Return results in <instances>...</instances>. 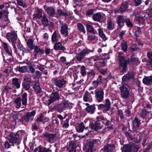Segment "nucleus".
I'll return each mask as SVG.
<instances>
[{
    "label": "nucleus",
    "mask_w": 152,
    "mask_h": 152,
    "mask_svg": "<svg viewBox=\"0 0 152 152\" xmlns=\"http://www.w3.org/2000/svg\"><path fill=\"white\" fill-rule=\"evenodd\" d=\"M122 152H131L132 149L131 145H125L121 148Z\"/></svg>",
    "instance_id": "obj_33"
},
{
    "label": "nucleus",
    "mask_w": 152,
    "mask_h": 152,
    "mask_svg": "<svg viewBox=\"0 0 152 152\" xmlns=\"http://www.w3.org/2000/svg\"><path fill=\"white\" fill-rule=\"evenodd\" d=\"M121 91V95L123 98L128 99L130 95V88L128 85H122L120 88Z\"/></svg>",
    "instance_id": "obj_5"
},
{
    "label": "nucleus",
    "mask_w": 152,
    "mask_h": 152,
    "mask_svg": "<svg viewBox=\"0 0 152 152\" xmlns=\"http://www.w3.org/2000/svg\"><path fill=\"white\" fill-rule=\"evenodd\" d=\"M42 10L41 9H38L37 12L34 14L33 19H40L42 17Z\"/></svg>",
    "instance_id": "obj_31"
},
{
    "label": "nucleus",
    "mask_w": 152,
    "mask_h": 152,
    "mask_svg": "<svg viewBox=\"0 0 152 152\" xmlns=\"http://www.w3.org/2000/svg\"><path fill=\"white\" fill-rule=\"evenodd\" d=\"M135 73L132 71H129L127 73L124 75L122 78V85H127V83L130 79H133Z\"/></svg>",
    "instance_id": "obj_6"
},
{
    "label": "nucleus",
    "mask_w": 152,
    "mask_h": 152,
    "mask_svg": "<svg viewBox=\"0 0 152 152\" xmlns=\"http://www.w3.org/2000/svg\"><path fill=\"white\" fill-rule=\"evenodd\" d=\"M83 100L85 102H91L92 101L91 96L87 91L85 92L83 97Z\"/></svg>",
    "instance_id": "obj_19"
},
{
    "label": "nucleus",
    "mask_w": 152,
    "mask_h": 152,
    "mask_svg": "<svg viewBox=\"0 0 152 152\" xmlns=\"http://www.w3.org/2000/svg\"><path fill=\"white\" fill-rule=\"evenodd\" d=\"M21 131H19L16 133L11 132L8 137V140L12 145L14 146V145H18L21 142Z\"/></svg>",
    "instance_id": "obj_1"
},
{
    "label": "nucleus",
    "mask_w": 152,
    "mask_h": 152,
    "mask_svg": "<svg viewBox=\"0 0 152 152\" xmlns=\"http://www.w3.org/2000/svg\"><path fill=\"white\" fill-rule=\"evenodd\" d=\"M95 96L97 101L99 102H102L104 99V93L102 90H99L95 93Z\"/></svg>",
    "instance_id": "obj_14"
},
{
    "label": "nucleus",
    "mask_w": 152,
    "mask_h": 152,
    "mask_svg": "<svg viewBox=\"0 0 152 152\" xmlns=\"http://www.w3.org/2000/svg\"><path fill=\"white\" fill-rule=\"evenodd\" d=\"M39 152H49L50 151L49 148H46L40 146L39 147Z\"/></svg>",
    "instance_id": "obj_49"
},
{
    "label": "nucleus",
    "mask_w": 152,
    "mask_h": 152,
    "mask_svg": "<svg viewBox=\"0 0 152 152\" xmlns=\"http://www.w3.org/2000/svg\"><path fill=\"white\" fill-rule=\"evenodd\" d=\"M85 110L87 112L93 114L95 111V107L94 105H91L88 106L86 108Z\"/></svg>",
    "instance_id": "obj_32"
},
{
    "label": "nucleus",
    "mask_w": 152,
    "mask_h": 152,
    "mask_svg": "<svg viewBox=\"0 0 152 152\" xmlns=\"http://www.w3.org/2000/svg\"><path fill=\"white\" fill-rule=\"evenodd\" d=\"M52 80L56 86L59 88H62L63 86L66 83V81L64 79L59 80L55 78H53Z\"/></svg>",
    "instance_id": "obj_12"
},
{
    "label": "nucleus",
    "mask_w": 152,
    "mask_h": 152,
    "mask_svg": "<svg viewBox=\"0 0 152 152\" xmlns=\"http://www.w3.org/2000/svg\"><path fill=\"white\" fill-rule=\"evenodd\" d=\"M88 128V127H85L83 123L82 122L79 124L76 127V130L77 132L80 133L83 132L84 129L86 130Z\"/></svg>",
    "instance_id": "obj_20"
},
{
    "label": "nucleus",
    "mask_w": 152,
    "mask_h": 152,
    "mask_svg": "<svg viewBox=\"0 0 152 152\" xmlns=\"http://www.w3.org/2000/svg\"><path fill=\"white\" fill-rule=\"evenodd\" d=\"M9 12L7 10V12H5L4 14V20L5 21H7L8 20V15Z\"/></svg>",
    "instance_id": "obj_56"
},
{
    "label": "nucleus",
    "mask_w": 152,
    "mask_h": 152,
    "mask_svg": "<svg viewBox=\"0 0 152 152\" xmlns=\"http://www.w3.org/2000/svg\"><path fill=\"white\" fill-rule=\"evenodd\" d=\"M69 119L67 118L64 121V123L63 124L62 126L64 129H66L69 126Z\"/></svg>",
    "instance_id": "obj_50"
},
{
    "label": "nucleus",
    "mask_w": 152,
    "mask_h": 152,
    "mask_svg": "<svg viewBox=\"0 0 152 152\" xmlns=\"http://www.w3.org/2000/svg\"><path fill=\"white\" fill-rule=\"evenodd\" d=\"M132 123L134 127L135 126L137 128L139 127L140 124V121L136 117H135L134 120H132Z\"/></svg>",
    "instance_id": "obj_38"
},
{
    "label": "nucleus",
    "mask_w": 152,
    "mask_h": 152,
    "mask_svg": "<svg viewBox=\"0 0 152 152\" xmlns=\"http://www.w3.org/2000/svg\"><path fill=\"white\" fill-rule=\"evenodd\" d=\"M124 54L120 52L118 53V58L119 61V68L122 70L123 73L126 72L127 70V64L129 63V60L124 56Z\"/></svg>",
    "instance_id": "obj_2"
},
{
    "label": "nucleus",
    "mask_w": 152,
    "mask_h": 152,
    "mask_svg": "<svg viewBox=\"0 0 152 152\" xmlns=\"http://www.w3.org/2000/svg\"><path fill=\"white\" fill-rule=\"evenodd\" d=\"M87 30L88 32H89L93 34H95V32L93 27L90 25H87Z\"/></svg>",
    "instance_id": "obj_41"
},
{
    "label": "nucleus",
    "mask_w": 152,
    "mask_h": 152,
    "mask_svg": "<svg viewBox=\"0 0 152 152\" xmlns=\"http://www.w3.org/2000/svg\"><path fill=\"white\" fill-rule=\"evenodd\" d=\"M118 114L120 118L122 119L124 118V115L123 114L122 111L121 110H118Z\"/></svg>",
    "instance_id": "obj_60"
},
{
    "label": "nucleus",
    "mask_w": 152,
    "mask_h": 152,
    "mask_svg": "<svg viewBox=\"0 0 152 152\" xmlns=\"http://www.w3.org/2000/svg\"><path fill=\"white\" fill-rule=\"evenodd\" d=\"M4 146L5 148L8 149L10 148L11 145L9 141L8 142L7 141H6L4 143Z\"/></svg>",
    "instance_id": "obj_54"
},
{
    "label": "nucleus",
    "mask_w": 152,
    "mask_h": 152,
    "mask_svg": "<svg viewBox=\"0 0 152 152\" xmlns=\"http://www.w3.org/2000/svg\"><path fill=\"white\" fill-rule=\"evenodd\" d=\"M23 82H26L27 83H31V77H26L24 80Z\"/></svg>",
    "instance_id": "obj_61"
},
{
    "label": "nucleus",
    "mask_w": 152,
    "mask_h": 152,
    "mask_svg": "<svg viewBox=\"0 0 152 152\" xmlns=\"http://www.w3.org/2000/svg\"><path fill=\"white\" fill-rule=\"evenodd\" d=\"M147 56L149 60H152V52L151 51L148 52Z\"/></svg>",
    "instance_id": "obj_64"
},
{
    "label": "nucleus",
    "mask_w": 152,
    "mask_h": 152,
    "mask_svg": "<svg viewBox=\"0 0 152 152\" xmlns=\"http://www.w3.org/2000/svg\"><path fill=\"white\" fill-rule=\"evenodd\" d=\"M53 108L59 113L63 112L65 109L61 103L54 106L53 107Z\"/></svg>",
    "instance_id": "obj_24"
},
{
    "label": "nucleus",
    "mask_w": 152,
    "mask_h": 152,
    "mask_svg": "<svg viewBox=\"0 0 152 152\" xmlns=\"http://www.w3.org/2000/svg\"><path fill=\"white\" fill-rule=\"evenodd\" d=\"M98 31L99 35L102 38V40L104 41L107 40V38L104 33L103 30L101 28H99Z\"/></svg>",
    "instance_id": "obj_34"
},
{
    "label": "nucleus",
    "mask_w": 152,
    "mask_h": 152,
    "mask_svg": "<svg viewBox=\"0 0 152 152\" xmlns=\"http://www.w3.org/2000/svg\"><path fill=\"white\" fill-rule=\"evenodd\" d=\"M57 14L60 16H69V15L67 13L63 12L61 9H59L57 10Z\"/></svg>",
    "instance_id": "obj_43"
},
{
    "label": "nucleus",
    "mask_w": 152,
    "mask_h": 152,
    "mask_svg": "<svg viewBox=\"0 0 152 152\" xmlns=\"http://www.w3.org/2000/svg\"><path fill=\"white\" fill-rule=\"evenodd\" d=\"M54 49L55 50H61L63 51L66 50V48L62 45L61 42L56 43L54 45Z\"/></svg>",
    "instance_id": "obj_23"
},
{
    "label": "nucleus",
    "mask_w": 152,
    "mask_h": 152,
    "mask_svg": "<svg viewBox=\"0 0 152 152\" xmlns=\"http://www.w3.org/2000/svg\"><path fill=\"white\" fill-rule=\"evenodd\" d=\"M126 17L118 15L116 18V20L118 25L120 27H122L124 25V22L126 21Z\"/></svg>",
    "instance_id": "obj_15"
},
{
    "label": "nucleus",
    "mask_w": 152,
    "mask_h": 152,
    "mask_svg": "<svg viewBox=\"0 0 152 152\" xmlns=\"http://www.w3.org/2000/svg\"><path fill=\"white\" fill-rule=\"evenodd\" d=\"M35 114L36 112L35 110H33L31 112H28L24 115L23 118L25 121L28 122L33 120Z\"/></svg>",
    "instance_id": "obj_11"
},
{
    "label": "nucleus",
    "mask_w": 152,
    "mask_h": 152,
    "mask_svg": "<svg viewBox=\"0 0 152 152\" xmlns=\"http://www.w3.org/2000/svg\"><path fill=\"white\" fill-rule=\"evenodd\" d=\"M102 18V15L100 13H96L93 15L92 18L95 21L99 22Z\"/></svg>",
    "instance_id": "obj_29"
},
{
    "label": "nucleus",
    "mask_w": 152,
    "mask_h": 152,
    "mask_svg": "<svg viewBox=\"0 0 152 152\" xmlns=\"http://www.w3.org/2000/svg\"><path fill=\"white\" fill-rule=\"evenodd\" d=\"M26 44L28 47V48L30 50H33L36 46L34 43V41L31 39L29 38L27 41Z\"/></svg>",
    "instance_id": "obj_22"
},
{
    "label": "nucleus",
    "mask_w": 152,
    "mask_h": 152,
    "mask_svg": "<svg viewBox=\"0 0 152 152\" xmlns=\"http://www.w3.org/2000/svg\"><path fill=\"white\" fill-rule=\"evenodd\" d=\"M24 106H26L27 105V94L25 92L22 95V97H18L15 100L14 102L15 107L17 108H20L21 106V102Z\"/></svg>",
    "instance_id": "obj_3"
},
{
    "label": "nucleus",
    "mask_w": 152,
    "mask_h": 152,
    "mask_svg": "<svg viewBox=\"0 0 152 152\" xmlns=\"http://www.w3.org/2000/svg\"><path fill=\"white\" fill-rule=\"evenodd\" d=\"M57 32L55 31L52 35L51 41L53 43L57 42L59 40V37L57 35Z\"/></svg>",
    "instance_id": "obj_26"
},
{
    "label": "nucleus",
    "mask_w": 152,
    "mask_h": 152,
    "mask_svg": "<svg viewBox=\"0 0 152 152\" xmlns=\"http://www.w3.org/2000/svg\"><path fill=\"white\" fill-rule=\"evenodd\" d=\"M115 24L111 20H109L107 21V28L108 29L112 30L114 28Z\"/></svg>",
    "instance_id": "obj_35"
},
{
    "label": "nucleus",
    "mask_w": 152,
    "mask_h": 152,
    "mask_svg": "<svg viewBox=\"0 0 152 152\" xmlns=\"http://www.w3.org/2000/svg\"><path fill=\"white\" fill-rule=\"evenodd\" d=\"M18 79L16 77L12 79L13 84L17 88H19L20 87V84L18 82Z\"/></svg>",
    "instance_id": "obj_36"
},
{
    "label": "nucleus",
    "mask_w": 152,
    "mask_h": 152,
    "mask_svg": "<svg viewBox=\"0 0 152 152\" xmlns=\"http://www.w3.org/2000/svg\"><path fill=\"white\" fill-rule=\"evenodd\" d=\"M128 3L127 2H124L122 3L120 7L118 12L122 13L125 12L128 7Z\"/></svg>",
    "instance_id": "obj_21"
},
{
    "label": "nucleus",
    "mask_w": 152,
    "mask_h": 152,
    "mask_svg": "<svg viewBox=\"0 0 152 152\" xmlns=\"http://www.w3.org/2000/svg\"><path fill=\"white\" fill-rule=\"evenodd\" d=\"M142 0H134V5L136 6L140 5L142 2Z\"/></svg>",
    "instance_id": "obj_55"
},
{
    "label": "nucleus",
    "mask_w": 152,
    "mask_h": 152,
    "mask_svg": "<svg viewBox=\"0 0 152 152\" xmlns=\"http://www.w3.org/2000/svg\"><path fill=\"white\" fill-rule=\"evenodd\" d=\"M61 103L64 109L70 108L72 104V103L66 100H63Z\"/></svg>",
    "instance_id": "obj_27"
},
{
    "label": "nucleus",
    "mask_w": 152,
    "mask_h": 152,
    "mask_svg": "<svg viewBox=\"0 0 152 152\" xmlns=\"http://www.w3.org/2000/svg\"><path fill=\"white\" fill-rule=\"evenodd\" d=\"M80 73L81 75L84 77L86 75V68L85 66L84 65H82L80 66Z\"/></svg>",
    "instance_id": "obj_44"
},
{
    "label": "nucleus",
    "mask_w": 152,
    "mask_h": 152,
    "mask_svg": "<svg viewBox=\"0 0 152 152\" xmlns=\"http://www.w3.org/2000/svg\"><path fill=\"white\" fill-rule=\"evenodd\" d=\"M77 27L79 30L83 32V33H86V31L84 29V26L80 23H78L77 25Z\"/></svg>",
    "instance_id": "obj_45"
},
{
    "label": "nucleus",
    "mask_w": 152,
    "mask_h": 152,
    "mask_svg": "<svg viewBox=\"0 0 152 152\" xmlns=\"http://www.w3.org/2000/svg\"><path fill=\"white\" fill-rule=\"evenodd\" d=\"M3 46L7 53L9 56H11L12 52L11 50L10 51L9 47L8 46L7 44L6 43L4 42L3 43Z\"/></svg>",
    "instance_id": "obj_37"
},
{
    "label": "nucleus",
    "mask_w": 152,
    "mask_h": 152,
    "mask_svg": "<svg viewBox=\"0 0 152 152\" xmlns=\"http://www.w3.org/2000/svg\"><path fill=\"white\" fill-rule=\"evenodd\" d=\"M76 147L77 145L76 144L71 142L70 143L67 149L69 150V152H75Z\"/></svg>",
    "instance_id": "obj_28"
},
{
    "label": "nucleus",
    "mask_w": 152,
    "mask_h": 152,
    "mask_svg": "<svg viewBox=\"0 0 152 152\" xmlns=\"http://www.w3.org/2000/svg\"><path fill=\"white\" fill-rule=\"evenodd\" d=\"M34 49V58H37V56L38 54L42 55L44 53L43 50L41 49L39 46L36 45Z\"/></svg>",
    "instance_id": "obj_17"
},
{
    "label": "nucleus",
    "mask_w": 152,
    "mask_h": 152,
    "mask_svg": "<svg viewBox=\"0 0 152 152\" xmlns=\"http://www.w3.org/2000/svg\"><path fill=\"white\" fill-rule=\"evenodd\" d=\"M132 151L133 152H136L137 151L138 149H139L140 147L139 145L134 144L132 145H131Z\"/></svg>",
    "instance_id": "obj_46"
},
{
    "label": "nucleus",
    "mask_w": 152,
    "mask_h": 152,
    "mask_svg": "<svg viewBox=\"0 0 152 152\" xmlns=\"http://www.w3.org/2000/svg\"><path fill=\"white\" fill-rule=\"evenodd\" d=\"M33 88L37 93H40L42 91L39 86V83L38 81L36 82L35 84L34 85Z\"/></svg>",
    "instance_id": "obj_30"
},
{
    "label": "nucleus",
    "mask_w": 152,
    "mask_h": 152,
    "mask_svg": "<svg viewBox=\"0 0 152 152\" xmlns=\"http://www.w3.org/2000/svg\"><path fill=\"white\" fill-rule=\"evenodd\" d=\"M31 83H27L26 82H23L22 84L23 88L26 91L29 90L31 87Z\"/></svg>",
    "instance_id": "obj_40"
},
{
    "label": "nucleus",
    "mask_w": 152,
    "mask_h": 152,
    "mask_svg": "<svg viewBox=\"0 0 152 152\" xmlns=\"http://www.w3.org/2000/svg\"><path fill=\"white\" fill-rule=\"evenodd\" d=\"M96 38V37L94 35H89L88 37V39L89 41L94 40Z\"/></svg>",
    "instance_id": "obj_59"
},
{
    "label": "nucleus",
    "mask_w": 152,
    "mask_h": 152,
    "mask_svg": "<svg viewBox=\"0 0 152 152\" xmlns=\"http://www.w3.org/2000/svg\"><path fill=\"white\" fill-rule=\"evenodd\" d=\"M143 82L144 84L147 85L152 84V77L148 76L144 77L143 79Z\"/></svg>",
    "instance_id": "obj_25"
},
{
    "label": "nucleus",
    "mask_w": 152,
    "mask_h": 152,
    "mask_svg": "<svg viewBox=\"0 0 152 152\" xmlns=\"http://www.w3.org/2000/svg\"><path fill=\"white\" fill-rule=\"evenodd\" d=\"M60 97L58 93L55 92L50 94L48 97V105L49 106L54 102L59 100Z\"/></svg>",
    "instance_id": "obj_7"
},
{
    "label": "nucleus",
    "mask_w": 152,
    "mask_h": 152,
    "mask_svg": "<svg viewBox=\"0 0 152 152\" xmlns=\"http://www.w3.org/2000/svg\"><path fill=\"white\" fill-rule=\"evenodd\" d=\"M101 84V81L100 80H94L93 81L92 83V85L94 88H96L98 86Z\"/></svg>",
    "instance_id": "obj_47"
},
{
    "label": "nucleus",
    "mask_w": 152,
    "mask_h": 152,
    "mask_svg": "<svg viewBox=\"0 0 152 152\" xmlns=\"http://www.w3.org/2000/svg\"><path fill=\"white\" fill-rule=\"evenodd\" d=\"M43 117L42 115H41L36 120V122L37 123L42 122L43 121Z\"/></svg>",
    "instance_id": "obj_62"
},
{
    "label": "nucleus",
    "mask_w": 152,
    "mask_h": 152,
    "mask_svg": "<svg viewBox=\"0 0 152 152\" xmlns=\"http://www.w3.org/2000/svg\"><path fill=\"white\" fill-rule=\"evenodd\" d=\"M44 8L49 16L52 17L53 16L55 13V10L53 7H48L45 5L44 6Z\"/></svg>",
    "instance_id": "obj_16"
},
{
    "label": "nucleus",
    "mask_w": 152,
    "mask_h": 152,
    "mask_svg": "<svg viewBox=\"0 0 152 152\" xmlns=\"http://www.w3.org/2000/svg\"><path fill=\"white\" fill-rule=\"evenodd\" d=\"M27 70V66H23L18 68V71L22 73L26 72Z\"/></svg>",
    "instance_id": "obj_51"
},
{
    "label": "nucleus",
    "mask_w": 152,
    "mask_h": 152,
    "mask_svg": "<svg viewBox=\"0 0 152 152\" xmlns=\"http://www.w3.org/2000/svg\"><path fill=\"white\" fill-rule=\"evenodd\" d=\"M91 51V50H88L86 49H84L81 52L76 54L75 58L78 61L80 62L84 58L86 54H88Z\"/></svg>",
    "instance_id": "obj_8"
},
{
    "label": "nucleus",
    "mask_w": 152,
    "mask_h": 152,
    "mask_svg": "<svg viewBox=\"0 0 152 152\" xmlns=\"http://www.w3.org/2000/svg\"><path fill=\"white\" fill-rule=\"evenodd\" d=\"M7 39L9 41H11L13 48H14L15 52H17V48L16 47L15 44L18 37L16 32L13 31L11 32L8 33L6 35Z\"/></svg>",
    "instance_id": "obj_4"
},
{
    "label": "nucleus",
    "mask_w": 152,
    "mask_h": 152,
    "mask_svg": "<svg viewBox=\"0 0 152 152\" xmlns=\"http://www.w3.org/2000/svg\"><path fill=\"white\" fill-rule=\"evenodd\" d=\"M141 33L140 28L139 27H137V30L135 32V34L136 36H138Z\"/></svg>",
    "instance_id": "obj_58"
},
{
    "label": "nucleus",
    "mask_w": 152,
    "mask_h": 152,
    "mask_svg": "<svg viewBox=\"0 0 152 152\" xmlns=\"http://www.w3.org/2000/svg\"><path fill=\"white\" fill-rule=\"evenodd\" d=\"M95 140H91L88 141L86 146L83 148L85 152H92L94 149V144L96 142Z\"/></svg>",
    "instance_id": "obj_10"
},
{
    "label": "nucleus",
    "mask_w": 152,
    "mask_h": 152,
    "mask_svg": "<svg viewBox=\"0 0 152 152\" xmlns=\"http://www.w3.org/2000/svg\"><path fill=\"white\" fill-rule=\"evenodd\" d=\"M147 113L148 112L145 110H143L140 113V116L142 118H144Z\"/></svg>",
    "instance_id": "obj_53"
},
{
    "label": "nucleus",
    "mask_w": 152,
    "mask_h": 152,
    "mask_svg": "<svg viewBox=\"0 0 152 152\" xmlns=\"http://www.w3.org/2000/svg\"><path fill=\"white\" fill-rule=\"evenodd\" d=\"M125 22L128 27H131L133 26V24L129 18L126 17Z\"/></svg>",
    "instance_id": "obj_48"
},
{
    "label": "nucleus",
    "mask_w": 152,
    "mask_h": 152,
    "mask_svg": "<svg viewBox=\"0 0 152 152\" xmlns=\"http://www.w3.org/2000/svg\"><path fill=\"white\" fill-rule=\"evenodd\" d=\"M32 130L37 131L38 129V126L36 123H35L32 126Z\"/></svg>",
    "instance_id": "obj_63"
},
{
    "label": "nucleus",
    "mask_w": 152,
    "mask_h": 152,
    "mask_svg": "<svg viewBox=\"0 0 152 152\" xmlns=\"http://www.w3.org/2000/svg\"><path fill=\"white\" fill-rule=\"evenodd\" d=\"M41 21L45 26H47L49 24L48 20L45 15L43 16Z\"/></svg>",
    "instance_id": "obj_42"
},
{
    "label": "nucleus",
    "mask_w": 152,
    "mask_h": 152,
    "mask_svg": "<svg viewBox=\"0 0 152 152\" xmlns=\"http://www.w3.org/2000/svg\"><path fill=\"white\" fill-rule=\"evenodd\" d=\"M68 26L66 24L63 25L61 26V33L65 37H66L68 35Z\"/></svg>",
    "instance_id": "obj_18"
},
{
    "label": "nucleus",
    "mask_w": 152,
    "mask_h": 152,
    "mask_svg": "<svg viewBox=\"0 0 152 152\" xmlns=\"http://www.w3.org/2000/svg\"><path fill=\"white\" fill-rule=\"evenodd\" d=\"M97 119L98 121L91 125V129L95 131L101 129L102 128L101 122L99 121L101 120L102 119L101 118L100 119L99 117H97Z\"/></svg>",
    "instance_id": "obj_13"
},
{
    "label": "nucleus",
    "mask_w": 152,
    "mask_h": 152,
    "mask_svg": "<svg viewBox=\"0 0 152 152\" xmlns=\"http://www.w3.org/2000/svg\"><path fill=\"white\" fill-rule=\"evenodd\" d=\"M56 134H55L45 132L43 133V137L51 143H54L56 140Z\"/></svg>",
    "instance_id": "obj_9"
},
{
    "label": "nucleus",
    "mask_w": 152,
    "mask_h": 152,
    "mask_svg": "<svg viewBox=\"0 0 152 152\" xmlns=\"http://www.w3.org/2000/svg\"><path fill=\"white\" fill-rule=\"evenodd\" d=\"M94 12V10L93 9H91L88 10L86 11V15L88 16L91 15Z\"/></svg>",
    "instance_id": "obj_57"
},
{
    "label": "nucleus",
    "mask_w": 152,
    "mask_h": 152,
    "mask_svg": "<svg viewBox=\"0 0 152 152\" xmlns=\"http://www.w3.org/2000/svg\"><path fill=\"white\" fill-rule=\"evenodd\" d=\"M122 50L125 52H126L128 48L127 42L125 41H123L121 43Z\"/></svg>",
    "instance_id": "obj_39"
},
{
    "label": "nucleus",
    "mask_w": 152,
    "mask_h": 152,
    "mask_svg": "<svg viewBox=\"0 0 152 152\" xmlns=\"http://www.w3.org/2000/svg\"><path fill=\"white\" fill-rule=\"evenodd\" d=\"M88 75L89 77L93 78L94 77L95 73L93 70H91L88 72Z\"/></svg>",
    "instance_id": "obj_52"
}]
</instances>
